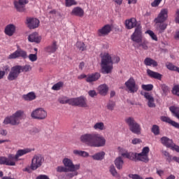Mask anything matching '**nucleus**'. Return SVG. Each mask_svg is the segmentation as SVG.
I'll list each match as a JSON object with an SVG mask.
<instances>
[{
    "label": "nucleus",
    "instance_id": "obj_1",
    "mask_svg": "<svg viewBox=\"0 0 179 179\" xmlns=\"http://www.w3.org/2000/svg\"><path fill=\"white\" fill-rule=\"evenodd\" d=\"M80 141L92 148H103L106 146V138L104 136L97 134H86L80 136Z\"/></svg>",
    "mask_w": 179,
    "mask_h": 179
},
{
    "label": "nucleus",
    "instance_id": "obj_2",
    "mask_svg": "<svg viewBox=\"0 0 179 179\" xmlns=\"http://www.w3.org/2000/svg\"><path fill=\"white\" fill-rule=\"evenodd\" d=\"M62 163L69 173L62 175L60 176L61 179H72L79 174L78 170L80 169V164H73V162L69 158H64L62 160Z\"/></svg>",
    "mask_w": 179,
    "mask_h": 179
},
{
    "label": "nucleus",
    "instance_id": "obj_3",
    "mask_svg": "<svg viewBox=\"0 0 179 179\" xmlns=\"http://www.w3.org/2000/svg\"><path fill=\"white\" fill-rule=\"evenodd\" d=\"M58 101L60 103V104H69L70 106H74L76 107H87L86 99L82 96L71 99L62 97L59 98Z\"/></svg>",
    "mask_w": 179,
    "mask_h": 179
},
{
    "label": "nucleus",
    "instance_id": "obj_4",
    "mask_svg": "<svg viewBox=\"0 0 179 179\" xmlns=\"http://www.w3.org/2000/svg\"><path fill=\"white\" fill-rule=\"evenodd\" d=\"M102 73H111L113 71V58L108 53H104L101 57Z\"/></svg>",
    "mask_w": 179,
    "mask_h": 179
},
{
    "label": "nucleus",
    "instance_id": "obj_5",
    "mask_svg": "<svg viewBox=\"0 0 179 179\" xmlns=\"http://www.w3.org/2000/svg\"><path fill=\"white\" fill-rule=\"evenodd\" d=\"M23 115H24V111L22 110H17L11 116L6 117L3 120V124L5 125H8V124H10V125H19L20 124V120L23 118Z\"/></svg>",
    "mask_w": 179,
    "mask_h": 179
},
{
    "label": "nucleus",
    "instance_id": "obj_6",
    "mask_svg": "<svg viewBox=\"0 0 179 179\" xmlns=\"http://www.w3.org/2000/svg\"><path fill=\"white\" fill-rule=\"evenodd\" d=\"M126 123L129 126V130L133 134H136V135H141V131H142V128H141V124H139L134 117H128L125 120Z\"/></svg>",
    "mask_w": 179,
    "mask_h": 179
},
{
    "label": "nucleus",
    "instance_id": "obj_7",
    "mask_svg": "<svg viewBox=\"0 0 179 179\" xmlns=\"http://www.w3.org/2000/svg\"><path fill=\"white\" fill-rule=\"evenodd\" d=\"M43 163L44 157L41 155H35L31 159V169L33 171L37 170V169L43 166Z\"/></svg>",
    "mask_w": 179,
    "mask_h": 179
},
{
    "label": "nucleus",
    "instance_id": "obj_8",
    "mask_svg": "<svg viewBox=\"0 0 179 179\" xmlns=\"http://www.w3.org/2000/svg\"><path fill=\"white\" fill-rule=\"evenodd\" d=\"M149 152H150V149H149V147H144L141 153L136 152V160H138V162H143L144 163H148Z\"/></svg>",
    "mask_w": 179,
    "mask_h": 179
},
{
    "label": "nucleus",
    "instance_id": "obj_9",
    "mask_svg": "<svg viewBox=\"0 0 179 179\" xmlns=\"http://www.w3.org/2000/svg\"><path fill=\"white\" fill-rule=\"evenodd\" d=\"M31 117L33 120H45L47 118V111L43 108H36L31 112Z\"/></svg>",
    "mask_w": 179,
    "mask_h": 179
},
{
    "label": "nucleus",
    "instance_id": "obj_10",
    "mask_svg": "<svg viewBox=\"0 0 179 179\" xmlns=\"http://www.w3.org/2000/svg\"><path fill=\"white\" fill-rule=\"evenodd\" d=\"M131 38L132 41L137 43V44L142 43V41L143 40V36L142 35V27L141 25H138L136 27L134 32L131 36Z\"/></svg>",
    "mask_w": 179,
    "mask_h": 179
},
{
    "label": "nucleus",
    "instance_id": "obj_11",
    "mask_svg": "<svg viewBox=\"0 0 179 179\" xmlns=\"http://www.w3.org/2000/svg\"><path fill=\"white\" fill-rule=\"evenodd\" d=\"M124 85L129 93H136L139 90V86L136 85V82L133 77H131Z\"/></svg>",
    "mask_w": 179,
    "mask_h": 179
},
{
    "label": "nucleus",
    "instance_id": "obj_12",
    "mask_svg": "<svg viewBox=\"0 0 179 179\" xmlns=\"http://www.w3.org/2000/svg\"><path fill=\"white\" fill-rule=\"evenodd\" d=\"M169 17V10L163 8L161 10L158 16L154 20L155 23H164Z\"/></svg>",
    "mask_w": 179,
    "mask_h": 179
},
{
    "label": "nucleus",
    "instance_id": "obj_13",
    "mask_svg": "<svg viewBox=\"0 0 179 179\" xmlns=\"http://www.w3.org/2000/svg\"><path fill=\"white\" fill-rule=\"evenodd\" d=\"M25 24L30 29H37L40 26V20L36 17H27L26 18Z\"/></svg>",
    "mask_w": 179,
    "mask_h": 179
},
{
    "label": "nucleus",
    "instance_id": "obj_14",
    "mask_svg": "<svg viewBox=\"0 0 179 179\" xmlns=\"http://www.w3.org/2000/svg\"><path fill=\"white\" fill-rule=\"evenodd\" d=\"M22 58L26 59L27 58V52L22 49L17 50L8 56L9 59H16V58Z\"/></svg>",
    "mask_w": 179,
    "mask_h": 179
},
{
    "label": "nucleus",
    "instance_id": "obj_15",
    "mask_svg": "<svg viewBox=\"0 0 179 179\" xmlns=\"http://www.w3.org/2000/svg\"><path fill=\"white\" fill-rule=\"evenodd\" d=\"M20 75V71L19 70L17 65L14 66L11 68L10 71L8 73V76L7 77L8 80H10V81L16 80L17 78H19Z\"/></svg>",
    "mask_w": 179,
    "mask_h": 179
},
{
    "label": "nucleus",
    "instance_id": "obj_16",
    "mask_svg": "<svg viewBox=\"0 0 179 179\" xmlns=\"http://www.w3.org/2000/svg\"><path fill=\"white\" fill-rule=\"evenodd\" d=\"M0 164H3L4 166H16V162L13 160V155H8L6 157H0Z\"/></svg>",
    "mask_w": 179,
    "mask_h": 179
},
{
    "label": "nucleus",
    "instance_id": "obj_17",
    "mask_svg": "<svg viewBox=\"0 0 179 179\" xmlns=\"http://www.w3.org/2000/svg\"><path fill=\"white\" fill-rule=\"evenodd\" d=\"M111 25L106 24L97 31V35L99 37H106V36H108L110 33H111Z\"/></svg>",
    "mask_w": 179,
    "mask_h": 179
},
{
    "label": "nucleus",
    "instance_id": "obj_18",
    "mask_svg": "<svg viewBox=\"0 0 179 179\" xmlns=\"http://www.w3.org/2000/svg\"><path fill=\"white\" fill-rule=\"evenodd\" d=\"M29 3V0H19L18 1H14V6L17 12H25L26 5Z\"/></svg>",
    "mask_w": 179,
    "mask_h": 179
},
{
    "label": "nucleus",
    "instance_id": "obj_19",
    "mask_svg": "<svg viewBox=\"0 0 179 179\" xmlns=\"http://www.w3.org/2000/svg\"><path fill=\"white\" fill-rule=\"evenodd\" d=\"M30 152H31V149L30 148L18 150L15 155H13V160L14 162H17V160H19V157H22V156H24V155H27V153H30Z\"/></svg>",
    "mask_w": 179,
    "mask_h": 179
},
{
    "label": "nucleus",
    "instance_id": "obj_20",
    "mask_svg": "<svg viewBox=\"0 0 179 179\" xmlns=\"http://www.w3.org/2000/svg\"><path fill=\"white\" fill-rule=\"evenodd\" d=\"M160 120L161 121H162V122H166V124L171 125V127L176 128V129H179V123L171 120V118H170L169 117L161 116Z\"/></svg>",
    "mask_w": 179,
    "mask_h": 179
},
{
    "label": "nucleus",
    "instance_id": "obj_21",
    "mask_svg": "<svg viewBox=\"0 0 179 179\" xmlns=\"http://www.w3.org/2000/svg\"><path fill=\"white\" fill-rule=\"evenodd\" d=\"M126 29L128 30H131V29H134V27H138V26H141V24H138V21H136V18H130L129 20H126L125 21Z\"/></svg>",
    "mask_w": 179,
    "mask_h": 179
},
{
    "label": "nucleus",
    "instance_id": "obj_22",
    "mask_svg": "<svg viewBox=\"0 0 179 179\" xmlns=\"http://www.w3.org/2000/svg\"><path fill=\"white\" fill-rule=\"evenodd\" d=\"M4 33L8 37H12L16 33V26L13 24H8L4 29Z\"/></svg>",
    "mask_w": 179,
    "mask_h": 179
},
{
    "label": "nucleus",
    "instance_id": "obj_23",
    "mask_svg": "<svg viewBox=\"0 0 179 179\" xmlns=\"http://www.w3.org/2000/svg\"><path fill=\"white\" fill-rule=\"evenodd\" d=\"M100 78H101L100 73H94L87 76L86 82L87 83H93V82H96V80H99Z\"/></svg>",
    "mask_w": 179,
    "mask_h": 179
},
{
    "label": "nucleus",
    "instance_id": "obj_24",
    "mask_svg": "<svg viewBox=\"0 0 179 179\" xmlns=\"http://www.w3.org/2000/svg\"><path fill=\"white\" fill-rule=\"evenodd\" d=\"M45 50L48 54H54L58 50L57 41H53L52 44L47 46Z\"/></svg>",
    "mask_w": 179,
    "mask_h": 179
},
{
    "label": "nucleus",
    "instance_id": "obj_25",
    "mask_svg": "<svg viewBox=\"0 0 179 179\" xmlns=\"http://www.w3.org/2000/svg\"><path fill=\"white\" fill-rule=\"evenodd\" d=\"M71 15L72 16H78V17H83L85 16V10L80 7H76L73 8Z\"/></svg>",
    "mask_w": 179,
    "mask_h": 179
},
{
    "label": "nucleus",
    "instance_id": "obj_26",
    "mask_svg": "<svg viewBox=\"0 0 179 179\" xmlns=\"http://www.w3.org/2000/svg\"><path fill=\"white\" fill-rule=\"evenodd\" d=\"M144 97L146 99V100L148 101V106L150 108L156 107V104H155V98L152 97V94L149 92H145L144 93Z\"/></svg>",
    "mask_w": 179,
    "mask_h": 179
},
{
    "label": "nucleus",
    "instance_id": "obj_27",
    "mask_svg": "<svg viewBox=\"0 0 179 179\" xmlns=\"http://www.w3.org/2000/svg\"><path fill=\"white\" fill-rule=\"evenodd\" d=\"M28 40L30 43H38L41 41V36H38V33L34 32L28 36Z\"/></svg>",
    "mask_w": 179,
    "mask_h": 179
},
{
    "label": "nucleus",
    "instance_id": "obj_28",
    "mask_svg": "<svg viewBox=\"0 0 179 179\" xmlns=\"http://www.w3.org/2000/svg\"><path fill=\"white\" fill-rule=\"evenodd\" d=\"M147 74L150 78L153 79H158V80H162V74L155 72L149 69H147Z\"/></svg>",
    "mask_w": 179,
    "mask_h": 179
},
{
    "label": "nucleus",
    "instance_id": "obj_29",
    "mask_svg": "<svg viewBox=\"0 0 179 179\" xmlns=\"http://www.w3.org/2000/svg\"><path fill=\"white\" fill-rule=\"evenodd\" d=\"M161 143H162V145H164V146H166V148L173 147V140L166 136L161 138Z\"/></svg>",
    "mask_w": 179,
    "mask_h": 179
},
{
    "label": "nucleus",
    "instance_id": "obj_30",
    "mask_svg": "<svg viewBox=\"0 0 179 179\" xmlns=\"http://www.w3.org/2000/svg\"><path fill=\"white\" fill-rule=\"evenodd\" d=\"M122 157H125L126 159H129V160L136 161V152H128L126 151L125 152L122 153Z\"/></svg>",
    "mask_w": 179,
    "mask_h": 179
},
{
    "label": "nucleus",
    "instance_id": "obj_31",
    "mask_svg": "<svg viewBox=\"0 0 179 179\" xmlns=\"http://www.w3.org/2000/svg\"><path fill=\"white\" fill-rule=\"evenodd\" d=\"M155 24L159 33H164V30L167 29V24L164 22H155Z\"/></svg>",
    "mask_w": 179,
    "mask_h": 179
},
{
    "label": "nucleus",
    "instance_id": "obj_32",
    "mask_svg": "<svg viewBox=\"0 0 179 179\" xmlns=\"http://www.w3.org/2000/svg\"><path fill=\"white\" fill-rule=\"evenodd\" d=\"M144 64L145 65H146V66H157V62L150 57H147L145 59Z\"/></svg>",
    "mask_w": 179,
    "mask_h": 179
},
{
    "label": "nucleus",
    "instance_id": "obj_33",
    "mask_svg": "<svg viewBox=\"0 0 179 179\" xmlns=\"http://www.w3.org/2000/svg\"><path fill=\"white\" fill-rule=\"evenodd\" d=\"M169 111H171L173 117H176V118H178V120H179V107L178 106H172L169 107Z\"/></svg>",
    "mask_w": 179,
    "mask_h": 179
},
{
    "label": "nucleus",
    "instance_id": "obj_34",
    "mask_svg": "<svg viewBox=\"0 0 179 179\" xmlns=\"http://www.w3.org/2000/svg\"><path fill=\"white\" fill-rule=\"evenodd\" d=\"M22 99L25 100V101H31V100H35L36 94H34V92H29L27 94L22 95Z\"/></svg>",
    "mask_w": 179,
    "mask_h": 179
},
{
    "label": "nucleus",
    "instance_id": "obj_35",
    "mask_svg": "<svg viewBox=\"0 0 179 179\" xmlns=\"http://www.w3.org/2000/svg\"><path fill=\"white\" fill-rule=\"evenodd\" d=\"M98 90L99 94H101V96H106V94H107L108 92V87L106 84L101 85L98 87Z\"/></svg>",
    "mask_w": 179,
    "mask_h": 179
},
{
    "label": "nucleus",
    "instance_id": "obj_36",
    "mask_svg": "<svg viewBox=\"0 0 179 179\" xmlns=\"http://www.w3.org/2000/svg\"><path fill=\"white\" fill-rule=\"evenodd\" d=\"M93 128L95 131H104L106 129V126L104 125V122H98L94 124Z\"/></svg>",
    "mask_w": 179,
    "mask_h": 179
},
{
    "label": "nucleus",
    "instance_id": "obj_37",
    "mask_svg": "<svg viewBox=\"0 0 179 179\" xmlns=\"http://www.w3.org/2000/svg\"><path fill=\"white\" fill-rule=\"evenodd\" d=\"M104 156H106V152L101 151L92 155V159H93V160H103V159H104Z\"/></svg>",
    "mask_w": 179,
    "mask_h": 179
},
{
    "label": "nucleus",
    "instance_id": "obj_38",
    "mask_svg": "<svg viewBox=\"0 0 179 179\" xmlns=\"http://www.w3.org/2000/svg\"><path fill=\"white\" fill-rule=\"evenodd\" d=\"M115 164L117 170H121V169H122V166H124V160H122V157H117L115 160Z\"/></svg>",
    "mask_w": 179,
    "mask_h": 179
},
{
    "label": "nucleus",
    "instance_id": "obj_39",
    "mask_svg": "<svg viewBox=\"0 0 179 179\" xmlns=\"http://www.w3.org/2000/svg\"><path fill=\"white\" fill-rule=\"evenodd\" d=\"M141 47L143 50H149V41H148L146 39H143L142 41L138 44V48Z\"/></svg>",
    "mask_w": 179,
    "mask_h": 179
},
{
    "label": "nucleus",
    "instance_id": "obj_40",
    "mask_svg": "<svg viewBox=\"0 0 179 179\" xmlns=\"http://www.w3.org/2000/svg\"><path fill=\"white\" fill-rule=\"evenodd\" d=\"M17 66L20 70V73H22V72H29V71H31V67L29 64H26L25 66L17 65Z\"/></svg>",
    "mask_w": 179,
    "mask_h": 179
},
{
    "label": "nucleus",
    "instance_id": "obj_41",
    "mask_svg": "<svg viewBox=\"0 0 179 179\" xmlns=\"http://www.w3.org/2000/svg\"><path fill=\"white\" fill-rule=\"evenodd\" d=\"M73 153H74V155L76 156H82L83 157H88L89 156V153L82 150H74Z\"/></svg>",
    "mask_w": 179,
    "mask_h": 179
},
{
    "label": "nucleus",
    "instance_id": "obj_42",
    "mask_svg": "<svg viewBox=\"0 0 179 179\" xmlns=\"http://www.w3.org/2000/svg\"><path fill=\"white\" fill-rule=\"evenodd\" d=\"M151 132H152L155 136L160 135V127H159L157 124L152 125Z\"/></svg>",
    "mask_w": 179,
    "mask_h": 179
},
{
    "label": "nucleus",
    "instance_id": "obj_43",
    "mask_svg": "<svg viewBox=\"0 0 179 179\" xmlns=\"http://www.w3.org/2000/svg\"><path fill=\"white\" fill-rule=\"evenodd\" d=\"M108 110L113 111L115 108V102L114 101H109L106 105Z\"/></svg>",
    "mask_w": 179,
    "mask_h": 179
},
{
    "label": "nucleus",
    "instance_id": "obj_44",
    "mask_svg": "<svg viewBox=\"0 0 179 179\" xmlns=\"http://www.w3.org/2000/svg\"><path fill=\"white\" fill-rule=\"evenodd\" d=\"M76 47L80 50V51H85L86 50V46H85V43L82 41H77Z\"/></svg>",
    "mask_w": 179,
    "mask_h": 179
},
{
    "label": "nucleus",
    "instance_id": "obj_45",
    "mask_svg": "<svg viewBox=\"0 0 179 179\" xmlns=\"http://www.w3.org/2000/svg\"><path fill=\"white\" fill-rule=\"evenodd\" d=\"M62 86H64V83L59 81L52 87V90H61Z\"/></svg>",
    "mask_w": 179,
    "mask_h": 179
},
{
    "label": "nucleus",
    "instance_id": "obj_46",
    "mask_svg": "<svg viewBox=\"0 0 179 179\" xmlns=\"http://www.w3.org/2000/svg\"><path fill=\"white\" fill-rule=\"evenodd\" d=\"M147 34H149V36L151 37L152 40H154V41H157L158 38H157V36H156V34H155V32H153V31L152 30H148L146 31Z\"/></svg>",
    "mask_w": 179,
    "mask_h": 179
},
{
    "label": "nucleus",
    "instance_id": "obj_47",
    "mask_svg": "<svg viewBox=\"0 0 179 179\" xmlns=\"http://www.w3.org/2000/svg\"><path fill=\"white\" fill-rule=\"evenodd\" d=\"M142 89L143 90H145L146 92H150V91L153 90V85H152V84L143 85Z\"/></svg>",
    "mask_w": 179,
    "mask_h": 179
},
{
    "label": "nucleus",
    "instance_id": "obj_48",
    "mask_svg": "<svg viewBox=\"0 0 179 179\" xmlns=\"http://www.w3.org/2000/svg\"><path fill=\"white\" fill-rule=\"evenodd\" d=\"M110 174L113 176V177H118V173L117 172V170L115 169V166H111L110 167Z\"/></svg>",
    "mask_w": 179,
    "mask_h": 179
},
{
    "label": "nucleus",
    "instance_id": "obj_49",
    "mask_svg": "<svg viewBox=\"0 0 179 179\" xmlns=\"http://www.w3.org/2000/svg\"><path fill=\"white\" fill-rule=\"evenodd\" d=\"M57 173H68L69 169L65 166H57Z\"/></svg>",
    "mask_w": 179,
    "mask_h": 179
},
{
    "label": "nucleus",
    "instance_id": "obj_50",
    "mask_svg": "<svg viewBox=\"0 0 179 179\" xmlns=\"http://www.w3.org/2000/svg\"><path fill=\"white\" fill-rule=\"evenodd\" d=\"M164 156H166V160H167V162H169V163H171V162H173V157H171V155H170V153H169V152L164 151Z\"/></svg>",
    "mask_w": 179,
    "mask_h": 179
},
{
    "label": "nucleus",
    "instance_id": "obj_51",
    "mask_svg": "<svg viewBox=\"0 0 179 179\" xmlns=\"http://www.w3.org/2000/svg\"><path fill=\"white\" fill-rule=\"evenodd\" d=\"M173 94L178 96L179 97V85H175L172 90Z\"/></svg>",
    "mask_w": 179,
    "mask_h": 179
},
{
    "label": "nucleus",
    "instance_id": "obj_52",
    "mask_svg": "<svg viewBox=\"0 0 179 179\" xmlns=\"http://www.w3.org/2000/svg\"><path fill=\"white\" fill-rule=\"evenodd\" d=\"M28 58L31 62H36L37 61V54H30Z\"/></svg>",
    "mask_w": 179,
    "mask_h": 179
},
{
    "label": "nucleus",
    "instance_id": "obj_53",
    "mask_svg": "<svg viewBox=\"0 0 179 179\" xmlns=\"http://www.w3.org/2000/svg\"><path fill=\"white\" fill-rule=\"evenodd\" d=\"M162 1L163 0H154V1L151 3V6H152V8H157V6L160 5Z\"/></svg>",
    "mask_w": 179,
    "mask_h": 179
},
{
    "label": "nucleus",
    "instance_id": "obj_54",
    "mask_svg": "<svg viewBox=\"0 0 179 179\" xmlns=\"http://www.w3.org/2000/svg\"><path fill=\"white\" fill-rule=\"evenodd\" d=\"M73 5H76V1L75 0H66V6H72Z\"/></svg>",
    "mask_w": 179,
    "mask_h": 179
},
{
    "label": "nucleus",
    "instance_id": "obj_55",
    "mask_svg": "<svg viewBox=\"0 0 179 179\" xmlns=\"http://www.w3.org/2000/svg\"><path fill=\"white\" fill-rule=\"evenodd\" d=\"M129 178H132V179H143V178H142V177H141L138 174H129Z\"/></svg>",
    "mask_w": 179,
    "mask_h": 179
},
{
    "label": "nucleus",
    "instance_id": "obj_56",
    "mask_svg": "<svg viewBox=\"0 0 179 179\" xmlns=\"http://www.w3.org/2000/svg\"><path fill=\"white\" fill-rule=\"evenodd\" d=\"M175 22L179 24V9L178 8L175 13Z\"/></svg>",
    "mask_w": 179,
    "mask_h": 179
},
{
    "label": "nucleus",
    "instance_id": "obj_57",
    "mask_svg": "<svg viewBox=\"0 0 179 179\" xmlns=\"http://www.w3.org/2000/svg\"><path fill=\"white\" fill-rule=\"evenodd\" d=\"M142 143L141 138H134L131 141V143H133V145H138V143Z\"/></svg>",
    "mask_w": 179,
    "mask_h": 179
},
{
    "label": "nucleus",
    "instance_id": "obj_58",
    "mask_svg": "<svg viewBox=\"0 0 179 179\" xmlns=\"http://www.w3.org/2000/svg\"><path fill=\"white\" fill-rule=\"evenodd\" d=\"M88 94L89 96H90V97H94V96H97V93L96 92L95 90L89 91Z\"/></svg>",
    "mask_w": 179,
    "mask_h": 179
},
{
    "label": "nucleus",
    "instance_id": "obj_59",
    "mask_svg": "<svg viewBox=\"0 0 179 179\" xmlns=\"http://www.w3.org/2000/svg\"><path fill=\"white\" fill-rule=\"evenodd\" d=\"M113 64H118V62H120V57L118 56H115L113 58Z\"/></svg>",
    "mask_w": 179,
    "mask_h": 179
},
{
    "label": "nucleus",
    "instance_id": "obj_60",
    "mask_svg": "<svg viewBox=\"0 0 179 179\" xmlns=\"http://www.w3.org/2000/svg\"><path fill=\"white\" fill-rule=\"evenodd\" d=\"M171 148L172 149V150H176V152H178V153H179V146L175 145L174 143H173L172 147H171Z\"/></svg>",
    "mask_w": 179,
    "mask_h": 179
},
{
    "label": "nucleus",
    "instance_id": "obj_61",
    "mask_svg": "<svg viewBox=\"0 0 179 179\" xmlns=\"http://www.w3.org/2000/svg\"><path fill=\"white\" fill-rule=\"evenodd\" d=\"M0 135H2L3 136H6V135H8V131L5 129H1Z\"/></svg>",
    "mask_w": 179,
    "mask_h": 179
},
{
    "label": "nucleus",
    "instance_id": "obj_62",
    "mask_svg": "<svg viewBox=\"0 0 179 179\" xmlns=\"http://www.w3.org/2000/svg\"><path fill=\"white\" fill-rule=\"evenodd\" d=\"M36 179H50L47 175H39L36 177Z\"/></svg>",
    "mask_w": 179,
    "mask_h": 179
},
{
    "label": "nucleus",
    "instance_id": "obj_63",
    "mask_svg": "<svg viewBox=\"0 0 179 179\" xmlns=\"http://www.w3.org/2000/svg\"><path fill=\"white\" fill-rule=\"evenodd\" d=\"M157 174L159 176V177H162V176H164V171L163 170H157Z\"/></svg>",
    "mask_w": 179,
    "mask_h": 179
},
{
    "label": "nucleus",
    "instance_id": "obj_64",
    "mask_svg": "<svg viewBox=\"0 0 179 179\" xmlns=\"http://www.w3.org/2000/svg\"><path fill=\"white\" fill-rule=\"evenodd\" d=\"M23 171H27V173H31V167H26L25 169H22Z\"/></svg>",
    "mask_w": 179,
    "mask_h": 179
}]
</instances>
